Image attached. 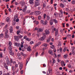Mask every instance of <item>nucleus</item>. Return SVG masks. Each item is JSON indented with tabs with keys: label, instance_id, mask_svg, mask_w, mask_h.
<instances>
[{
	"label": "nucleus",
	"instance_id": "f257e3e1",
	"mask_svg": "<svg viewBox=\"0 0 75 75\" xmlns=\"http://www.w3.org/2000/svg\"><path fill=\"white\" fill-rule=\"evenodd\" d=\"M6 60L7 64H8V65L9 64L10 66H12V64L13 65H15V64H16V62L15 61H13V59H10L9 62L8 57V56H6Z\"/></svg>",
	"mask_w": 75,
	"mask_h": 75
},
{
	"label": "nucleus",
	"instance_id": "f03ea898",
	"mask_svg": "<svg viewBox=\"0 0 75 75\" xmlns=\"http://www.w3.org/2000/svg\"><path fill=\"white\" fill-rule=\"evenodd\" d=\"M52 30L53 31H55V36H57L58 35V29L54 28V26H52Z\"/></svg>",
	"mask_w": 75,
	"mask_h": 75
},
{
	"label": "nucleus",
	"instance_id": "7ed1b4c3",
	"mask_svg": "<svg viewBox=\"0 0 75 75\" xmlns=\"http://www.w3.org/2000/svg\"><path fill=\"white\" fill-rule=\"evenodd\" d=\"M40 23L42 25H47V23H48L47 20H45V21H44L43 20H41L40 21Z\"/></svg>",
	"mask_w": 75,
	"mask_h": 75
},
{
	"label": "nucleus",
	"instance_id": "20e7f679",
	"mask_svg": "<svg viewBox=\"0 0 75 75\" xmlns=\"http://www.w3.org/2000/svg\"><path fill=\"white\" fill-rule=\"evenodd\" d=\"M39 1L40 0H36L35 4V7H37V6H39V5H40V3H39Z\"/></svg>",
	"mask_w": 75,
	"mask_h": 75
},
{
	"label": "nucleus",
	"instance_id": "39448f33",
	"mask_svg": "<svg viewBox=\"0 0 75 75\" xmlns=\"http://www.w3.org/2000/svg\"><path fill=\"white\" fill-rule=\"evenodd\" d=\"M49 74H50V75H51L52 74V69H51V67H49Z\"/></svg>",
	"mask_w": 75,
	"mask_h": 75
},
{
	"label": "nucleus",
	"instance_id": "423d86ee",
	"mask_svg": "<svg viewBox=\"0 0 75 75\" xmlns=\"http://www.w3.org/2000/svg\"><path fill=\"white\" fill-rule=\"evenodd\" d=\"M45 37H46L45 36V35H44L43 36L42 38H41L40 39V41H43V40H45Z\"/></svg>",
	"mask_w": 75,
	"mask_h": 75
},
{
	"label": "nucleus",
	"instance_id": "0eeeda50",
	"mask_svg": "<svg viewBox=\"0 0 75 75\" xmlns=\"http://www.w3.org/2000/svg\"><path fill=\"white\" fill-rule=\"evenodd\" d=\"M45 34L48 35V34H50V31L48 30H46L45 31Z\"/></svg>",
	"mask_w": 75,
	"mask_h": 75
},
{
	"label": "nucleus",
	"instance_id": "6e6552de",
	"mask_svg": "<svg viewBox=\"0 0 75 75\" xmlns=\"http://www.w3.org/2000/svg\"><path fill=\"white\" fill-rule=\"evenodd\" d=\"M27 7L26 5H25L24 8L22 10L23 12H25V11H26L27 10Z\"/></svg>",
	"mask_w": 75,
	"mask_h": 75
},
{
	"label": "nucleus",
	"instance_id": "1a4fd4ad",
	"mask_svg": "<svg viewBox=\"0 0 75 75\" xmlns=\"http://www.w3.org/2000/svg\"><path fill=\"white\" fill-rule=\"evenodd\" d=\"M4 67H5V68H6V69L8 71V67H7V65H6V63H4Z\"/></svg>",
	"mask_w": 75,
	"mask_h": 75
},
{
	"label": "nucleus",
	"instance_id": "9d476101",
	"mask_svg": "<svg viewBox=\"0 0 75 75\" xmlns=\"http://www.w3.org/2000/svg\"><path fill=\"white\" fill-rule=\"evenodd\" d=\"M14 44L15 46H17V47H19L20 45V43H17L14 42Z\"/></svg>",
	"mask_w": 75,
	"mask_h": 75
},
{
	"label": "nucleus",
	"instance_id": "9b49d317",
	"mask_svg": "<svg viewBox=\"0 0 75 75\" xmlns=\"http://www.w3.org/2000/svg\"><path fill=\"white\" fill-rule=\"evenodd\" d=\"M14 39L16 41H18L19 40L18 37L17 36H14Z\"/></svg>",
	"mask_w": 75,
	"mask_h": 75
},
{
	"label": "nucleus",
	"instance_id": "f8f14e48",
	"mask_svg": "<svg viewBox=\"0 0 75 75\" xmlns=\"http://www.w3.org/2000/svg\"><path fill=\"white\" fill-rule=\"evenodd\" d=\"M9 53L11 55H14V53L12 50H10Z\"/></svg>",
	"mask_w": 75,
	"mask_h": 75
},
{
	"label": "nucleus",
	"instance_id": "ddd939ff",
	"mask_svg": "<svg viewBox=\"0 0 75 75\" xmlns=\"http://www.w3.org/2000/svg\"><path fill=\"white\" fill-rule=\"evenodd\" d=\"M61 64L62 65V66H65L66 65V64L65 63V62L64 61H62L61 62Z\"/></svg>",
	"mask_w": 75,
	"mask_h": 75
},
{
	"label": "nucleus",
	"instance_id": "4468645a",
	"mask_svg": "<svg viewBox=\"0 0 75 75\" xmlns=\"http://www.w3.org/2000/svg\"><path fill=\"white\" fill-rule=\"evenodd\" d=\"M40 44H41V42H38L35 45L34 47L35 48H36V47H37V46H38V45H40Z\"/></svg>",
	"mask_w": 75,
	"mask_h": 75
},
{
	"label": "nucleus",
	"instance_id": "2eb2a0df",
	"mask_svg": "<svg viewBox=\"0 0 75 75\" xmlns=\"http://www.w3.org/2000/svg\"><path fill=\"white\" fill-rule=\"evenodd\" d=\"M43 31V29L41 28H40L37 31V33H40V32H42Z\"/></svg>",
	"mask_w": 75,
	"mask_h": 75
},
{
	"label": "nucleus",
	"instance_id": "dca6fc26",
	"mask_svg": "<svg viewBox=\"0 0 75 75\" xmlns=\"http://www.w3.org/2000/svg\"><path fill=\"white\" fill-rule=\"evenodd\" d=\"M11 69L12 71H14L16 70V67H14V66H13L11 67Z\"/></svg>",
	"mask_w": 75,
	"mask_h": 75
},
{
	"label": "nucleus",
	"instance_id": "f3484780",
	"mask_svg": "<svg viewBox=\"0 0 75 75\" xmlns=\"http://www.w3.org/2000/svg\"><path fill=\"white\" fill-rule=\"evenodd\" d=\"M48 52L49 54H50L51 55H53V52H52V50H49Z\"/></svg>",
	"mask_w": 75,
	"mask_h": 75
},
{
	"label": "nucleus",
	"instance_id": "a211bd4d",
	"mask_svg": "<svg viewBox=\"0 0 75 75\" xmlns=\"http://www.w3.org/2000/svg\"><path fill=\"white\" fill-rule=\"evenodd\" d=\"M54 15L56 17H58V16H59V14H58V13L56 12L54 13Z\"/></svg>",
	"mask_w": 75,
	"mask_h": 75
},
{
	"label": "nucleus",
	"instance_id": "6ab92c4d",
	"mask_svg": "<svg viewBox=\"0 0 75 75\" xmlns=\"http://www.w3.org/2000/svg\"><path fill=\"white\" fill-rule=\"evenodd\" d=\"M53 21H54V23L55 24H57V23H58V21L56 20V19H53Z\"/></svg>",
	"mask_w": 75,
	"mask_h": 75
},
{
	"label": "nucleus",
	"instance_id": "aec40b11",
	"mask_svg": "<svg viewBox=\"0 0 75 75\" xmlns=\"http://www.w3.org/2000/svg\"><path fill=\"white\" fill-rule=\"evenodd\" d=\"M35 13L37 15H39L41 14V13L40 11H36Z\"/></svg>",
	"mask_w": 75,
	"mask_h": 75
},
{
	"label": "nucleus",
	"instance_id": "412c9836",
	"mask_svg": "<svg viewBox=\"0 0 75 75\" xmlns=\"http://www.w3.org/2000/svg\"><path fill=\"white\" fill-rule=\"evenodd\" d=\"M24 41H22L21 42V48H23V44H24Z\"/></svg>",
	"mask_w": 75,
	"mask_h": 75
},
{
	"label": "nucleus",
	"instance_id": "4be33fe9",
	"mask_svg": "<svg viewBox=\"0 0 75 75\" xmlns=\"http://www.w3.org/2000/svg\"><path fill=\"white\" fill-rule=\"evenodd\" d=\"M20 66V70H21L22 69V68H23V63H21Z\"/></svg>",
	"mask_w": 75,
	"mask_h": 75
},
{
	"label": "nucleus",
	"instance_id": "5701e85b",
	"mask_svg": "<svg viewBox=\"0 0 75 75\" xmlns=\"http://www.w3.org/2000/svg\"><path fill=\"white\" fill-rule=\"evenodd\" d=\"M60 6L61 8H64V4H62V3H61L60 5Z\"/></svg>",
	"mask_w": 75,
	"mask_h": 75
},
{
	"label": "nucleus",
	"instance_id": "b1692460",
	"mask_svg": "<svg viewBox=\"0 0 75 75\" xmlns=\"http://www.w3.org/2000/svg\"><path fill=\"white\" fill-rule=\"evenodd\" d=\"M4 37V34L3 33H1L0 35V38H3Z\"/></svg>",
	"mask_w": 75,
	"mask_h": 75
},
{
	"label": "nucleus",
	"instance_id": "393cba45",
	"mask_svg": "<svg viewBox=\"0 0 75 75\" xmlns=\"http://www.w3.org/2000/svg\"><path fill=\"white\" fill-rule=\"evenodd\" d=\"M27 49L28 51H31V47H30V46L28 47V48H27Z\"/></svg>",
	"mask_w": 75,
	"mask_h": 75
},
{
	"label": "nucleus",
	"instance_id": "a878e982",
	"mask_svg": "<svg viewBox=\"0 0 75 75\" xmlns=\"http://www.w3.org/2000/svg\"><path fill=\"white\" fill-rule=\"evenodd\" d=\"M58 51H60V52H62V48H61L60 49H59L57 50V52H58Z\"/></svg>",
	"mask_w": 75,
	"mask_h": 75
},
{
	"label": "nucleus",
	"instance_id": "bb28decb",
	"mask_svg": "<svg viewBox=\"0 0 75 75\" xmlns=\"http://www.w3.org/2000/svg\"><path fill=\"white\" fill-rule=\"evenodd\" d=\"M6 21L7 22H9V21H10V18L8 17H7L6 19Z\"/></svg>",
	"mask_w": 75,
	"mask_h": 75
},
{
	"label": "nucleus",
	"instance_id": "cd10ccee",
	"mask_svg": "<svg viewBox=\"0 0 75 75\" xmlns=\"http://www.w3.org/2000/svg\"><path fill=\"white\" fill-rule=\"evenodd\" d=\"M43 45L45 47H47V46H48V44H47V43H44L43 44Z\"/></svg>",
	"mask_w": 75,
	"mask_h": 75
},
{
	"label": "nucleus",
	"instance_id": "c85d7f7f",
	"mask_svg": "<svg viewBox=\"0 0 75 75\" xmlns=\"http://www.w3.org/2000/svg\"><path fill=\"white\" fill-rule=\"evenodd\" d=\"M67 57H68V54H66L64 55V59H66L67 58Z\"/></svg>",
	"mask_w": 75,
	"mask_h": 75
},
{
	"label": "nucleus",
	"instance_id": "c756f323",
	"mask_svg": "<svg viewBox=\"0 0 75 75\" xmlns=\"http://www.w3.org/2000/svg\"><path fill=\"white\" fill-rule=\"evenodd\" d=\"M10 32L12 33L13 32V27L12 26H11L10 27Z\"/></svg>",
	"mask_w": 75,
	"mask_h": 75
},
{
	"label": "nucleus",
	"instance_id": "7c9ffc66",
	"mask_svg": "<svg viewBox=\"0 0 75 75\" xmlns=\"http://www.w3.org/2000/svg\"><path fill=\"white\" fill-rule=\"evenodd\" d=\"M35 22L37 25L38 24H39V22L38 21H37L36 20H35V21H33V23H35Z\"/></svg>",
	"mask_w": 75,
	"mask_h": 75
},
{
	"label": "nucleus",
	"instance_id": "2f4dec72",
	"mask_svg": "<svg viewBox=\"0 0 75 75\" xmlns=\"http://www.w3.org/2000/svg\"><path fill=\"white\" fill-rule=\"evenodd\" d=\"M24 47L25 49H27V48H28V45H25L24 46Z\"/></svg>",
	"mask_w": 75,
	"mask_h": 75
},
{
	"label": "nucleus",
	"instance_id": "473e14b6",
	"mask_svg": "<svg viewBox=\"0 0 75 75\" xmlns=\"http://www.w3.org/2000/svg\"><path fill=\"white\" fill-rule=\"evenodd\" d=\"M33 1H34V0H30L29 2L30 4H32V3H33Z\"/></svg>",
	"mask_w": 75,
	"mask_h": 75
},
{
	"label": "nucleus",
	"instance_id": "72a5a7b5",
	"mask_svg": "<svg viewBox=\"0 0 75 75\" xmlns=\"http://www.w3.org/2000/svg\"><path fill=\"white\" fill-rule=\"evenodd\" d=\"M72 4H75V1L74 0H72V1H71Z\"/></svg>",
	"mask_w": 75,
	"mask_h": 75
},
{
	"label": "nucleus",
	"instance_id": "f704fd0d",
	"mask_svg": "<svg viewBox=\"0 0 75 75\" xmlns=\"http://www.w3.org/2000/svg\"><path fill=\"white\" fill-rule=\"evenodd\" d=\"M8 45H9V46H11V45H12L11 42V41H9L8 42Z\"/></svg>",
	"mask_w": 75,
	"mask_h": 75
},
{
	"label": "nucleus",
	"instance_id": "c9c22d12",
	"mask_svg": "<svg viewBox=\"0 0 75 75\" xmlns=\"http://www.w3.org/2000/svg\"><path fill=\"white\" fill-rule=\"evenodd\" d=\"M8 48L9 50H10V51H11V50H12V47L10 46L9 47H8Z\"/></svg>",
	"mask_w": 75,
	"mask_h": 75
},
{
	"label": "nucleus",
	"instance_id": "e433bc0d",
	"mask_svg": "<svg viewBox=\"0 0 75 75\" xmlns=\"http://www.w3.org/2000/svg\"><path fill=\"white\" fill-rule=\"evenodd\" d=\"M23 37V35H19L18 36V37L19 38H20V39L22 38Z\"/></svg>",
	"mask_w": 75,
	"mask_h": 75
},
{
	"label": "nucleus",
	"instance_id": "4c0bfd02",
	"mask_svg": "<svg viewBox=\"0 0 75 75\" xmlns=\"http://www.w3.org/2000/svg\"><path fill=\"white\" fill-rule=\"evenodd\" d=\"M59 17L60 18H61V17H63V14H59Z\"/></svg>",
	"mask_w": 75,
	"mask_h": 75
},
{
	"label": "nucleus",
	"instance_id": "58836bf2",
	"mask_svg": "<svg viewBox=\"0 0 75 75\" xmlns=\"http://www.w3.org/2000/svg\"><path fill=\"white\" fill-rule=\"evenodd\" d=\"M21 6H23L24 5V3L23 2H21Z\"/></svg>",
	"mask_w": 75,
	"mask_h": 75
},
{
	"label": "nucleus",
	"instance_id": "ea45409f",
	"mask_svg": "<svg viewBox=\"0 0 75 75\" xmlns=\"http://www.w3.org/2000/svg\"><path fill=\"white\" fill-rule=\"evenodd\" d=\"M17 18V17H16V16H14V18H13V21H16V20Z\"/></svg>",
	"mask_w": 75,
	"mask_h": 75
},
{
	"label": "nucleus",
	"instance_id": "a19ab883",
	"mask_svg": "<svg viewBox=\"0 0 75 75\" xmlns=\"http://www.w3.org/2000/svg\"><path fill=\"white\" fill-rule=\"evenodd\" d=\"M8 26V25H6L5 27H4V29H3V31H5V30H4V29H5V28H7V27Z\"/></svg>",
	"mask_w": 75,
	"mask_h": 75
},
{
	"label": "nucleus",
	"instance_id": "79ce46f5",
	"mask_svg": "<svg viewBox=\"0 0 75 75\" xmlns=\"http://www.w3.org/2000/svg\"><path fill=\"white\" fill-rule=\"evenodd\" d=\"M53 64H55V60L54 59H52Z\"/></svg>",
	"mask_w": 75,
	"mask_h": 75
},
{
	"label": "nucleus",
	"instance_id": "37998d69",
	"mask_svg": "<svg viewBox=\"0 0 75 75\" xmlns=\"http://www.w3.org/2000/svg\"><path fill=\"white\" fill-rule=\"evenodd\" d=\"M50 47L52 49H54V48H55V47L54 46V45H52V46H51Z\"/></svg>",
	"mask_w": 75,
	"mask_h": 75
},
{
	"label": "nucleus",
	"instance_id": "c03bdc74",
	"mask_svg": "<svg viewBox=\"0 0 75 75\" xmlns=\"http://www.w3.org/2000/svg\"><path fill=\"white\" fill-rule=\"evenodd\" d=\"M61 1H62L63 3H66L67 2V0H61Z\"/></svg>",
	"mask_w": 75,
	"mask_h": 75
},
{
	"label": "nucleus",
	"instance_id": "a18cd8bd",
	"mask_svg": "<svg viewBox=\"0 0 75 75\" xmlns=\"http://www.w3.org/2000/svg\"><path fill=\"white\" fill-rule=\"evenodd\" d=\"M26 40H27V41H31V40L29 39L28 38H27L26 39Z\"/></svg>",
	"mask_w": 75,
	"mask_h": 75
},
{
	"label": "nucleus",
	"instance_id": "49530a36",
	"mask_svg": "<svg viewBox=\"0 0 75 75\" xmlns=\"http://www.w3.org/2000/svg\"><path fill=\"white\" fill-rule=\"evenodd\" d=\"M66 11L67 12H68V11H69V10L68 8H66Z\"/></svg>",
	"mask_w": 75,
	"mask_h": 75
},
{
	"label": "nucleus",
	"instance_id": "de8ad7c7",
	"mask_svg": "<svg viewBox=\"0 0 75 75\" xmlns=\"http://www.w3.org/2000/svg\"><path fill=\"white\" fill-rule=\"evenodd\" d=\"M50 24L52 25V24H53V22L52 21H51L50 22Z\"/></svg>",
	"mask_w": 75,
	"mask_h": 75
},
{
	"label": "nucleus",
	"instance_id": "09e8293b",
	"mask_svg": "<svg viewBox=\"0 0 75 75\" xmlns=\"http://www.w3.org/2000/svg\"><path fill=\"white\" fill-rule=\"evenodd\" d=\"M47 20H50V17L49 16H47Z\"/></svg>",
	"mask_w": 75,
	"mask_h": 75
},
{
	"label": "nucleus",
	"instance_id": "8fccbe9b",
	"mask_svg": "<svg viewBox=\"0 0 75 75\" xmlns=\"http://www.w3.org/2000/svg\"><path fill=\"white\" fill-rule=\"evenodd\" d=\"M26 12H27V13H30V10H28L26 11Z\"/></svg>",
	"mask_w": 75,
	"mask_h": 75
},
{
	"label": "nucleus",
	"instance_id": "3c124183",
	"mask_svg": "<svg viewBox=\"0 0 75 75\" xmlns=\"http://www.w3.org/2000/svg\"><path fill=\"white\" fill-rule=\"evenodd\" d=\"M5 38H8V35H5Z\"/></svg>",
	"mask_w": 75,
	"mask_h": 75
},
{
	"label": "nucleus",
	"instance_id": "603ef678",
	"mask_svg": "<svg viewBox=\"0 0 75 75\" xmlns=\"http://www.w3.org/2000/svg\"><path fill=\"white\" fill-rule=\"evenodd\" d=\"M46 6V4L45 3H44L43 4V7H45Z\"/></svg>",
	"mask_w": 75,
	"mask_h": 75
},
{
	"label": "nucleus",
	"instance_id": "864d4df0",
	"mask_svg": "<svg viewBox=\"0 0 75 75\" xmlns=\"http://www.w3.org/2000/svg\"><path fill=\"white\" fill-rule=\"evenodd\" d=\"M67 36L68 37V38H71V35H67Z\"/></svg>",
	"mask_w": 75,
	"mask_h": 75
},
{
	"label": "nucleus",
	"instance_id": "5fc2aeb1",
	"mask_svg": "<svg viewBox=\"0 0 75 75\" xmlns=\"http://www.w3.org/2000/svg\"><path fill=\"white\" fill-rule=\"evenodd\" d=\"M57 56L58 58H59V57H61V54H59L57 55Z\"/></svg>",
	"mask_w": 75,
	"mask_h": 75
},
{
	"label": "nucleus",
	"instance_id": "6e6d98bb",
	"mask_svg": "<svg viewBox=\"0 0 75 75\" xmlns=\"http://www.w3.org/2000/svg\"><path fill=\"white\" fill-rule=\"evenodd\" d=\"M0 57L1 58H2V57H3V53H1L0 54Z\"/></svg>",
	"mask_w": 75,
	"mask_h": 75
},
{
	"label": "nucleus",
	"instance_id": "4d7b16f0",
	"mask_svg": "<svg viewBox=\"0 0 75 75\" xmlns=\"http://www.w3.org/2000/svg\"><path fill=\"white\" fill-rule=\"evenodd\" d=\"M43 17L44 19H45V18L46 17V14H44V15H43Z\"/></svg>",
	"mask_w": 75,
	"mask_h": 75
},
{
	"label": "nucleus",
	"instance_id": "13d9d810",
	"mask_svg": "<svg viewBox=\"0 0 75 75\" xmlns=\"http://www.w3.org/2000/svg\"><path fill=\"white\" fill-rule=\"evenodd\" d=\"M53 1H54L53 0H51V1H50L51 4H53V3H54V2Z\"/></svg>",
	"mask_w": 75,
	"mask_h": 75
},
{
	"label": "nucleus",
	"instance_id": "bf43d9fd",
	"mask_svg": "<svg viewBox=\"0 0 75 75\" xmlns=\"http://www.w3.org/2000/svg\"><path fill=\"white\" fill-rule=\"evenodd\" d=\"M16 22H13V23H12V25H15V24H16Z\"/></svg>",
	"mask_w": 75,
	"mask_h": 75
},
{
	"label": "nucleus",
	"instance_id": "052dcab7",
	"mask_svg": "<svg viewBox=\"0 0 75 75\" xmlns=\"http://www.w3.org/2000/svg\"><path fill=\"white\" fill-rule=\"evenodd\" d=\"M38 30V28L37 27H35V30Z\"/></svg>",
	"mask_w": 75,
	"mask_h": 75
},
{
	"label": "nucleus",
	"instance_id": "680f3d73",
	"mask_svg": "<svg viewBox=\"0 0 75 75\" xmlns=\"http://www.w3.org/2000/svg\"><path fill=\"white\" fill-rule=\"evenodd\" d=\"M68 68H71V65L70 64H69L68 66Z\"/></svg>",
	"mask_w": 75,
	"mask_h": 75
},
{
	"label": "nucleus",
	"instance_id": "e2e57ef3",
	"mask_svg": "<svg viewBox=\"0 0 75 75\" xmlns=\"http://www.w3.org/2000/svg\"><path fill=\"white\" fill-rule=\"evenodd\" d=\"M42 17L41 16H38V19L39 20H41V18Z\"/></svg>",
	"mask_w": 75,
	"mask_h": 75
},
{
	"label": "nucleus",
	"instance_id": "0e129e2a",
	"mask_svg": "<svg viewBox=\"0 0 75 75\" xmlns=\"http://www.w3.org/2000/svg\"><path fill=\"white\" fill-rule=\"evenodd\" d=\"M20 31L19 30L17 31V34H18V35L19 34H20Z\"/></svg>",
	"mask_w": 75,
	"mask_h": 75
},
{
	"label": "nucleus",
	"instance_id": "69168bd1",
	"mask_svg": "<svg viewBox=\"0 0 75 75\" xmlns=\"http://www.w3.org/2000/svg\"><path fill=\"white\" fill-rule=\"evenodd\" d=\"M44 52L43 51V52L40 55V56H42V55H44Z\"/></svg>",
	"mask_w": 75,
	"mask_h": 75
},
{
	"label": "nucleus",
	"instance_id": "338daca9",
	"mask_svg": "<svg viewBox=\"0 0 75 75\" xmlns=\"http://www.w3.org/2000/svg\"><path fill=\"white\" fill-rule=\"evenodd\" d=\"M27 36L26 35L23 37V39H25V40H26V38H27Z\"/></svg>",
	"mask_w": 75,
	"mask_h": 75
},
{
	"label": "nucleus",
	"instance_id": "774afa93",
	"mask_svg": "<svg viewBox=\"0 0 75 75\" xmlns=\"http://www.w3.org/2000/svg\"><path fill=\"white\" fill-rule=\"evenodd\" d=\"M63 52H65L66 51V48H64L63 50Z\"/></svg>",
	"mask_w": 75,
	"mask_h": 75
}]
</instances>
